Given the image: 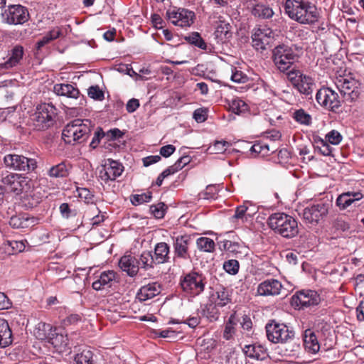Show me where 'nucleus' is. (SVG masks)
<instances>
[{
  "label": "nucleus",
  "mask_w": 364,
  "mask_h": 364,
  "mask_svg": "<svg viewBox=\"0 0 364 364\" xmlns=\"http://www.w3.org/2000/svg\"><path fill=\"white\" fill-rule=\"evenodd\" d=\"M95 124L87 119H75L63 128L62 139L66 144H81L89 138Z\"/></svg>",
  "instance_id": "obj_2"
},
{
  "label": "nucleus",
  "mask_w": 364,
  "mask_h": 364,
  "mask_svg": "<svg viewBox=\"0 0 364 364\" xmlns=\"http://www.w3.org/2000/svg\"><path fill=\"white\" fill-rule=\"evenodd\" d=\"M231 25L228 21L221 19L217 21L216 29L215 31V36L219 41L223 43L229 40L232 37Z\"/></svg>",
  "instance_id": "obj_28"
},
{
  "label": "nucleus",
  "mask_w": 364,
  "mask_h": 364,
  "mask_svg": "<svg viewBox=\"0 0 364 364\" xmlns=\"http://www.w3.org/2000/svg\"><path fill=\"white\" fill-rule=\"evenodd\" d=\"M71 168L72 166L64 161L50 167L48 171V175L51 178H65L68 176Z\"/></svg>",
  "instance_id": "obj_32"
},
{
  "label": "nucleus",
  "mask_w": 364,
  "mask_h": 364,
  "mask_svg": "<svg viewBox=\"0 0 364 364\" xmlns=\"http://www.w3.org/2000/svg\"><path fill=\"white\" fill-rule=\"evenodd\" d=\"M53 332L54 328L50 324L40 322L36 325L35 328L34 336L38 340H46L49 342L50 338H51Z\"/></svg>",
  "instance_id": "obj_33"
},
{
  "label": "nucleus",
  "mask_w": 364,
  "mask_h": 364,
  "mask_svg": "<svg viewBox=\"0 0 364 364\" xmlns=\"http://www.w3.org/2000/svg\"><path fill=\"white\" fill-rule=\"evenodd\" d=\"M193 238L189 235H179L173 238L174 259H188L191 258L189 248Z\"/></svg>",
  "instance_id": "obj_18"
},
{
  "label": "nucleus",
  "mask_w": 364,
  "mask_h": 364,
  "mask_svg": "<svg viewBox=\"0 0 364 364\" xmlns=\"http://www.w3.org/2000/svg\"><path fill=\"white\" fill-rule=\"evenodd\" d=\"M9 244L14 251L13 254L21 252L24 250L26 247L25 244L23 241L13 240L9 241Z\"/></svg>",
  "instance_id": "obj_58"
},
{
  "label": "nucleus",
  "mask_w": 364,
  "mask_h": 364,
  "mask_svg": "<svg viewBox=\"0 0 364 364\" xmlns=\"http://www.w3.org/2000/svg\"><path fill=\"white\" fill-rule=\"evenodd\" d=\"M161 285L159 283H149L139 289L137 292L136 297L139 301H145L159 295L161 293Z\"/></svg>",
  "instance_id": "obj_24"
},
{
  "label": "nucleus",
  "mask_w": 364,
  "mask_h": 364,
  "mask_svg": "<svg viewBox=\"0 0 364 364\" xmlns=\"http://www.w3.org/2000/svg\"><path fill=\"white\" fill-rule=\"evenodd\" d=\"M124 171L122 164L112 159H107L102 168L100 171V178L107 182L108 181H114L121 176Z\"/></svg>",
  "instance_id": "obj_20"
},
{
  "label": "nucleus",
  "mask_w": 364,
  "mask_h": 364,
  "mask_svg": "<svg viewBox=\"0 0 364 364\" xmlns=\"http://www.w3.org/2000/svg\"><path fill=\"white\" fill-rule=\"evenodd\" d=\"M38 223V219L31 217L26 213L13 215L9 220V225L14 228H27Z\"/></svg>",
  "instance_id": "obj_25"
},
{
  "label": "nucleus",
  "mask_w": 364,
  "mask_h": 364,
  "mask_svg": "<svg viewBox=\"0 0 364 364\" xmlns=\"http://www.w3.org/2000/svg\"><path fill=\"white\" fill-rule=\"evenodd\" d=\"M273 37L274 34L270 28H258L252 35V46L257 50H265Z\"/></svg>",
  "instance_id": "obj_21"
},
{
  "label": "nucleus",
  "mask_w": 364,
  "mask_h": 364,
  "mask_svg": "<svg viewBox=\"0 0 364 364\" xmlns=\"http://www.w3.org/2000/svg\"><path fill=\"white\" fill-rule=\"evenodd\" d=\"M218 191V189L216 186L210 185L206 187V189L204 192L200 193V196L204 199H214L217 197Z\"/></svg>",
  "instance_id": "obj_50"
},
{
  "label": "nucleus",
  "mask_w": 364,
  "mask_h": 364,
  "mask_svg": "<svg viewBox=\"0 0 364 364\" xmlns=\"http://www.w3.org/2000/svg\"><path fill=\"white\" fill-rule=\"evenodd\" d=\"M193 118L198 122H203L206 119V111L203 109H197L193 112Z\"/></svg>",
  "instance_id": "obj_61"
},
{
  "label": "nucleus",
  "mask_w": 364,
  "mask_h": 364,
  "mask_svg": "<svg viewBox=\"0 0 364 364\" xmlns=\"http://www.w3.org/2000/svg\"><path fill=\"white\" fill-rule=\"evenodd\" d=\"M138 260L141 267L145 270L154 268L155 264L153 255L150 251L143 252L140 255L139 259Z\"/></svg>",
  "instance_id": "obj_39"
},
{
  "label": "nucleus",
  "mask_w": 364,
  "mask_h": 364,
  "mask_svg": "<svg viewBox=\"0 0 364 364\" xmlns=\"http://www.w3.org/2000/svg\"><path fill=\"white\" fill-rule=\"evenodd\" d=\"M88 96L95 100L102 101L104 99V92L97 85L91 86L88 89Z\"/></svg>",
  "instance_id": "obj_53"
},
{
  "label": "nucleus",
  "mask_w": 364,
  "mask_h": 364,
  "mask_svg": "<svg viewBox=\"0 0 364 364\" xmlns=\"http://www.w3.org/2000/svg\"><path fill=\"white\" fill-rule=\"evenodd\" d=\"M304 345L306 350L311 353H316L320 349V344L315 333L306 329L304 333Z\"/></svg>",
  "instance_id": "obj_29"
},
{
  "label": "nucleus",
  "mask_w": 364,
  "mask_h": 364,
  "mask_svg": "<svg viewBox=\"0 0 364 364\" xmlns=\"http://www.w3.org/2000/svg\"><path fill=\"white\" fill-rule=\"evenodd\" d=\"M60 212L62 216L65 218H69L73 216L76 215V212L75 210H72L67 203H63L60 205Z\"/></svg>",
  "instance_id": "obj_54"
},
{
  "label": "nucleus",
  "mask_w": 364,
  "mask_h": 364,
  "mask_svg": "<svg viewBox=\"0 0 364 364\" xmlns=\"http://www.w3.org/2000/svg\"><path fill=\"white\" fill-rule=\"evenodd\" d=\"M166 16L171 23L181 27L190 26L193 23L194 12L185 9H173L166 11Z\"/></svg>",
  "instance_id": "obj_17"
},
{
  "label": "nucleus",
  "mask_w": 364,
  "mask_h": 364,
  "mask_svg": "<svg viewBox=\"0 0 364 364\" xmlns=\"http://www.w3.org/2000/svg\"><path fill=\"white\" fill-rule=\"evenodd\" d=\"M56 116L57 109L52 104L42 103L38 105L32 118L35 129H48L54 124Z\"/></svg>",
  "instance_id": "obj_5"
},
{
  "label": "nucleus",
  "mask_w": 364,
  "mask_h": 364,
  "mask_svg": "<svg viewBox=\"0 0 364 364\" xmlns=\"http://www.w3.org/2000/svg\"><path fill=\"white\" fill-rule=\"evenodd\" d=\"M124 134V133L121 130L117 128H114L109 130L107 133H105V136H107L108 140H115L122 138Z\"/></svg>",
  "instance_id": "obj_56"
},
{
  "label": "nucleus",
  "mask_w": 364,
  "mask_h": 364,
  "mask_svg": "<svg viewBox=\"0 0 364 364\" xmlns=\"http://www.w3.org/2000/svg\"><path fill=\"white\" fill-rule=\"evenodd\" d=\"M217 299H215V306L223 307L231 301L229 291L223 287H219L216 290Z\"/></svg>",
  "instance_id": "obj_38"
},
{
  "label": "nucleus",
  "mask_w": 364,
  "mask_h": 364,
  "mask_svg": "<svg viewBox=\"0 0 364 364\" xmlns=\"http://www.w3.org/2000/svg\"><path fill=\"white\" fill-rule=\"evenodd\" d=\"M115 278V272L112 270L105 271L100 274L99 279L92 283V287L97 291L102 290L106 287H110Z\"/></svg>",
  "instance_id": "obj_27"
},
{
  "label": "nucleus",
  "mask_w": 364,
  "mask_h": 364,
  "mask_svg": "<svg viewBox=\"0 0 364 364\" xmlns=\"http://www.w3.org/2000/svg\"><path fill=\"white\" fill-rule=\"evenodd\" d=\"M230 109L232 112L239 114L247 109V105L240 99H235L232 100Z\"/></svg>",
  "instance_id": "obj_47"
},
{
  "label": "nucleus",
  "mask_w": 364,
  "mask_h": 364,
  "mask_svg": "<svg viewBox=\"0 0 364 364\" xmlns=\"http://www.w3.org/2000/svg\"><path fill=\"white\" fill-rule=\"evenodd\" d=\"M229 146V143L226 141H216L214 144L210 147L215 153H223L226 150V146Z\"/></svg>",
  "instance_id": "obj_57"
},
{
  "label": "nucleus",
  "mask_w": 364,
  "mask_h": 364,
  "mask_svg": "<svg viewBox=\"0 0 364 364\" xmlns=\"http://www.w3.org/2000/svg\"><path fill=\"white\" fill-rule=\"evenodd\" d=\"M5 165L16 171H22L27 173L34 171L38 166L35 159L27 158L23 155L7 154L4 158Z\"/></svg>",
  "instance_id": "obj_10"
},
{
  "label": "nucleus",
  "mask_w": 364,
  "mask_h": 364,
  "mask_svg": "<svg viewBox=\"0 0 364 364\" xmlns=\"http://www.w3.org/2000/svg\"><path fill=\"white\" fill-rule=\"evenodd\" d=\"M250 151L257 154H261L262 156L269 155L270 151L272 153L275 151L274 149L270 150L269 145L263 141H259L253 144L250 148Z\"/></svg>",
  "instance_id": "obj_43"
},
{
  "label": "nucleus",
  "mask_w": 364,
  "mask_h": 364,
  "mask_svg": "<svg viewBox=\"0 0 364 364\" xmlns=\"http://www.w3.org/2000/svg\"><path fill=\"white\" fill-rule=\"evenodd\" d=\"M184 39L189 43L198 47L202 50H207V44L204 40L201 38L200 35L198 32H193L190 35L184 37Z\"/></svg>",
  "instance_id": "obj_40"
},
{
  "label": "nucleus",
  "mask_w": 364,
  "mask_h": 364,
  "mask_svg": "<svg viewBox=\"0 0 364 364\" xmlns=\"http://www.w3.org/2000/svg\"><path fill=\"white\" fill-rule=\"evenodd\" d=\"M1 182L6 191L14 192L16 195L23 191H28L31 188V180L28 177L18 173L6 174L2 177Z\"/></svg>",
  "instance_id": "obj_9"
},
{
  "label": "nucleus",
  "mask_w": 364,
  "mask_h": 364,
  "mask_svg": "<svg viewBox=\"0 0 364 364\" xmlns=\"http://www.w3.org/2000/svg\"><path fill=\"white\" fill-rule=\"evenodd\" d=\"M343 100L348 102L355 101L360 95V90L355 80L343 78L339 80L336 84Z\"/></svg>",
  "instance_id": "obj_19"
},
{
  "label": "nucleus",
  "mask_w": 364,
  "mask_h": 364,
  "mask_svg": "<svg viewBox=\"0 0 364 364\" xmlns=\"http://www.w3.org/2000/svg\"><path fill=\"white\" fill-rule=\"evenodd\" d=\"M314 146L316 150L323 156L332 155V147L328 144L326 140H324L321 137H316L314 139Z\"/></svg>",
  "instance_id": "obj_37"
},
{
  "label": "nucleus",
  "mask_w": 364,
  "mask_h": 364,
  "mask_svg": "<svg viewBox=\"0 0 364 364\" xmlns=\"http://www.w3.org/2000/svg\"><path fill=\"white\" fill-rule=\"evenodd\" d=\"M334 227L338 230L343 232L348 230L350 228V225L346 221L341 219H337L334 223Z\"/></svg>",
  "instance_id": "obj_64"
},
{
  "label": "nucleus",
  "mask_w": 364,
  "mask_h": 364,
  "mask_svg": "<svg viewBox=\"0 0 364 364\" xmlns=\"http://www.w3.org/2000/svg\"><path fill=\"white\" fill-rule=\"evenodd\" d=\"M321 301V298L317 291L310 289L297 291L291 297L292 304L303 309L317 306Z\"/></svg>",
  "instance_id": "obj_15"
},
{
  "label": "nucleus",
  "mask_w": 364,
  "mask_h": 364,
  "mask_svg": "<svg viewBox=\"0 0 364 364\" xmlns=\"http://www.w3.org/2000/svg\"><path fill=\"white\" fill-rule=\"evenodd\" d=\"M105 136V133L104 132L102 128L98 127L94 132V136L91 142L90 143V147L92 149H96L100 143L101 139Z\"/></svg>",
  "instance_id": "obj_48"
},
{
  "label": "nucleus",
  "mask_w": 364,
  "mask_h": 364,
  "mask_svg": "<svg viewBox=\"0 0 364 364\" xmlns=\"http://www.w3.org/2000/svg\"><path fill=\"white\" fill-rule=\"evenodd\" d=\"M287 78L300 94L309 99H312V93L315 86L312 77L303 74L299 70L293 68L287 73Z\"/></svg>",
  "instance_id": "obj_7"
},
{
  "label": "nucleus",
  "mask_w": 364,
  "mask_h": 364,
  "mask_svg": "<svg viewBox=\"0 0 364 364\" xmlns=\"http://www.w3.org/2000/svg\"><path fill=\"white\" fill-rule=\"evenodd\" d=\"M326 140L333 145H337L341 141L342 136L338 131L331 130L326 135Z\"/></svg>",
  "instance_id": "obj_52"
},
{
  "label": "nucleus",
  "mask_w": 364,
  "mask_h": 364,
  "mask_svg": "<svg viewBox=\"0 0 364 364\" xmlns=\"http://www.w3.org/2000/svg\"><path fill=\"white\" fill-rule=\"evenodd\" d=\"M330 204L327 202L318 201L311 204L303 210V219L311 224H318L328 213Z\"/></svg>",
  "instance_id": "obj_13"
},
{
  "label": "nucleus",
  "mask_w": 364,
  "mask_h": 364,
  "mask_svg": "<svg viewBox=\"0 0 364 364\" xmlns=\"http://www.w3.org/2000/svg\"><path fill=\"white\" fill-rule=\"evenodd\" d=\"M294 119L299 124L309 125L311 123V117L303 109H299L294 112Z\"/></svg>",
  "instance_id": "obj_44"
},
{
  "label": "nucleus",
  "mask_w": 364,
  "mask_h": 364,
  "mask_svg": "<svg viewBox=\"0 0 364 364\" xmlns=\"http://www.w3.org/2000/svg\"><path fill=\"white\" fill-rule=\"evenodd\" d=\"M76 364H94L93 353L90 350H84L75 357Z\"/></svg>",
  "instance_id": "obj_42"
},
{
  "label": "nucleus",
  "mask_w": 364,
  "mask_h": 364,
  "mask_svg": "<svg viewBox=\"0 0 364 364\" xmlns=\"http://www.w3.org/2000/svg\"><path fill=\"white\" fill-rule=\"evenodd\" d=\"M281 282L276 279H268L261 282L257 287V294L260 296H277L282 289Z\"/></svg>",
  "instance_id": "obj_22"
},
{
  "label": "nucleus",
  "mask_w": 364,
  "mask_h": 364,
  "mask_svg": "<svg viewBox=\"0 0 364 364\" xmlns=\"http://www.w3.org/2000/svg\"><path fill=\"white\" fill-rule=\"evenodd\" d=\"M120 269L126 272L129 277H134L137 274L139 269V262L131 255H124L119 262Z\"/></svg>",
  "instance_id": "obj_23"
},
{
  "label": "nucleus",
  "mask_w": 364,
  "mask_h": 364,
  "mask_svg": "<svg viewBox=\"0 0 364 364\" xmlns=\"http://www.w3.org/2000/svg\"><path fill=\"white\" fill-rule=\"evenodd\" d=\"M267 225L275 233L283 237L292 238L299 233L296 220L284 213H275L270 215L267 219Z\"/></svg>",
  "instance_id": "obj_3"
},
{
  "label": "nucleus",
  "mask_w": 364,
  "mask_h": 364,
  "mask_svg": "<svg viewBox=\"0 0 364 364\" xmlns=\"http://www.w3.org/2000/svg\"><path fill=\"white\" fill-rule=\"evenodd\" d=\"M151 198V193H143V194H136L133 196V199L132 200V203L133 205H136L139 204H141L143 203L149 202Z\"/></svg>",
  "instance_id": "obj_55"
},
{
  "label": "nucleus",
  "mask_w": 364,
  "mask_h": 364,
  "mask_svg": "<svg viewBox=\"0 0 364 364\" xmlns=\"http://www.w3.org/2000/svg\"><path fill=\"white\" fill-rule=\"evenodd\" d=\"M23 55V48L21 46H16L11 50L9 58L1 64V66L9 69L17 65L22 59Z\"/></svg>",
  "instance_id": "obj_35"
},
{
  "label": "nucleus",
  "mask_w": 364,
  "mask_h": 364,
  "mask_svg": "<svg viewBox=\"0 0 364 364\" xmlns=\"http://www.w3.org/2000/svg\"><path fill=\"white\" fill-rule=\"evenodd\" d=\"M175 150L176 147L173 145H166L160 149V154L164 157L167 158L170 156L172 154H173Z\"/></svg>",
  "instance_id": "obj_60"
},
{
  "label": "nucleus",
  "mask_w": 364,
  "mask_h": 364,
  "mask_svg": "<svg viewBox=\"0 0 364 364\" xmlns=\"http://www.w3.org/2000/svg\"><path fill=\"white\" fill-rule=\"evenodd\" d=\"M2 21L10 25L23 24L29 19L28 9L20 4L10 5L1 13Z\"/></svg>",
  "instance_id": "obj_11"
},
{
  "label": "nucleus",
  "mask_w": 364,
  "mask_h": 364,
  "mask_svg": "<svg viewBox=\"0 0 364 364\" xmlns=\"http://www.w3.org/2000/svg\"><path fill=\"white\" fill-rule=\"evenodd\" d=\"M48 343L59 353H69L73 346L78 344L77 342H74L73 338H68L63 330H59L56 328H54V332Z\"/></svg>",
  "instance_id": "obj_16"
},
{
  "label": "nucleus",
  "mask_w": 364,
  "mask_h": 364,
  "mask_svg": "<svg viewBox=\"0 0 364 364\" xmlns=\"http://www.w3.org/2000/svg\"><path fill=\"white\" fill-rule=\"evenodd\" d=\"M46 35L49 37L51 41L58 38L62 36V31L60 27H55L50 31H48Z\"/></svg>",
  "instance_id": "obj_63"
},
{
  "label": "nucleus",
  "mask_w": 364,
  "mask_h": 364,
  "mask_svg": "<svg viewBox=\"0 0 364 364\" xmlns=\"http://www.w3.org/2000/svg\"><path fill=\"white\" fill-rule=\"evenodd\" d=\"M170 247L166 242H159L155 245L154 259L155 264H161L169 262Z\"/></svg>",
  "instance_id": "obj_26"
},
{
  "label": "nucleus",
  "mask_w": 364,
  "mask_h": 364,
  "mask_svg": "<svg viewBox=\"0 0 364 364\" xmlns=\"http://www.w3.org/2000/svg\"><path fill=\"white\" fill-rule=\"evenodd\" d=\"M297 47L294 45L279 44L272 50V59L276 68L283 73L289 72L294 63L298 60Z\"/></svg>",
  "instance_id": "obj_4"
},
{
  "label": "nucleus",
  "mask_w": 364,
  "mask_h": 364,
  "mask_svg": "<svg viewBox=\"0 0 364 364\" xmlns=\"http://www.w3.org/2000/svg\"><path fill=\"white\" fill-rule=\"evenodd\" d=\"M252 14L255 17L266 19L272 18L274 15V11L268 5L258 4L253 7Z\"/></svg>",
  "instance_id": "obj_36"
},
{
  "label": "nucleus",
  "mask_w": 364,
  "mask_h": 364,
  "mask_svg": "<svg viewBox=\"0 0 364 364\" xmlns=\"http://www.w3.org/2000/svg\"><path fill=\"white\" fill-rule=\"evenodd\" d=\"M12 343V333L8 322L0 318V348H5Z\"/></svg>",
  "instance_id": "obj_34"
},
{
  "label": "nucleus",
  "mask_w": 364,
  "mask_h": 364,
  "mask_svg": "<svg viewBox=\"0 0 364 364\" xmlns=\"http://www.w3.org/2000/svg\"><path fill=\"white\" fill-rule=\"evenodd\" d=\"M267 339L273 343H284L292 341L295 332L284 323L271 321L266 326Z\"/></svg>",
  "instance_id": "obj_6"
},
{
  "label": "nucleus",
  "mask_w": 364,
  "mask_h": 364,
  "mask_svg": "<svg viewBox=\"0 0 364 364\" xmlns=\"http://www.w3.org/2000/svg\"><path fill=\"white\" fill-rule=\"evenodd\" d=\"M139 101L137 99L132 98L127 102L126 109L129 113H132L139 108Z\"/></svg>",
  "instance_id": "obj_59"
},
{
  "label": "nucleus",
  "mask_w": 364,
  "mask_h": 364,
  "mask_svg": "<svg viewBox=\"0 0 364 364\" xmlns=\"http://www.w3.org/2000/svg\"><path fill=\"white\" fill-rule=\"evenodd\" d=\"M166 206L164 203H159L156 205L150 206V211L151 214L157 219H161L164 217Z\"/></svg>",
  "instance_id": "obj_45"
},
{
  "label": "nucleus",
  "mask_w": 364,
  "mask_h": 364,
  "mask_svg": "<svg viewBox=\"0 0 364 364\" xmlns=\"http://www.w3.org/2000/svg\"><path fill=\"white\" fill-rule=\"evenodd\" d=\"M78 192V196L83 199L86 203H92L94 195L92 192L85 188H80L77 189Z\"/></svg>",
  "instance_id": "obj_51"
},
{
  "label": "nucleus",
  "mask_w": 364,
  "mask_h": 364,
  "mask_svg": "<svg viewBox=\"0 0 364 364\" xmlns=\"http://www.w3.org/2000/svg\"><path fill=\"white\" fill-rule=\"evenodd\" d=\"M316 100L323 108L336 113L342 105L338 94L329 87L319 89L316 94Z\"/></svg>",
  "instance_id": "obj_8"
},
{
  "label": "nucleus",
  "mask_w": 364,
  "mask_h": 364,
  "mask_svg": "<svg viewBox=\"0 0 364 364\" xmlns=\"http://www.w3.org/2000/svg\"><path fill=\"white\" fill-rule=\"evenodd\" d=\"M247 77L244 75L241 71H235L232 74L231 80L235 82H246Z\"/></svg>",
  "instance_id": "obj_62"
},
{
  "label": "nucleus",
  "mask_w": 364,
  "mask_h": 364,
  "mask_svg": "<svg viewBox=\"0 0 364 364\" xmlns=\"http://www.w3.org/2000/svg\"><path fill=\"white\" fill-rule=\"evenodd\" d=\"M53 90L59 96H65L70 98L77 99L80 97V91L70 84H56Z\"/></svg>",
  "instance_id": "obj_31"
},
{
  "label": "nucleus",
  "mask_w": 364,
  "mask_h": 364,
  "mask_svg": "<svg viewBox=\"0 0 364 364\" xmlns=\"http://www.w3.org/2000/svg\"><path fill=\"white\" fill-rule=\"evenodd\" d=\"M242 351L247 358L255 361L253 364H272L267 349L259 343L245 345Z\"/></svg>",
  "instance_id": "obj_14"
},
{
  "label": "nucleus",
  "mask_w": 364,
  "mask_h": 364,
  "mask_svg": "<svg viewBox=\"0 0 364 364\" xmlns=\"http://www.w3.org/2000/svg\"><path fill=\"white\" fill-rule=\"evenodd\" d=\"M240 268L239 262L236 259H230L224 262L223 269L230 274H236Z\"/></svg>",
  "instance_id": "obj_46"
},
{
  "label": "nucleus",
  "mask_w": 364,
  "mask_h": 364,
  "mask_svg": "<svg viewBox=\"0 0 364 364\" xmlns=\"http://www.w3.org/2000/svg\"><path fill=\"white\" fill-rule=\"evenodd\" d=\"M205 277L196 272L186 274L181 280V286L183 291L191 295L198 296L204 291Z\"/></svg>",
  "instance_id": "obj_12"
},
{
  "label": "nucleus",
  "mask_w": 364,
  "mask_h": 364,
  "mask_svg": "<svg viewBox=\"0 0 364 364\" xmlns=\"http://www.w3.org/2000/svg\"><path fill=\"white\" fill-rule=\"evenodd\" d=\"M198 248L203 252H213L215 250L214 241L208 237H201L196 241Z\"/></svg>",
  "instance_id": "obj_41"
},
{
  "label": "nucleus",
  "mask_w": 364,
  "mask_h": 364,
  "mask_svg": "<svg viewBox=\"0 0 364 364\" xmlns=\"http://www.w3.org/2000/svg\"><path fill=\"white\" fill-rule=\"evenodd\" d=\"M284 10L290 18L301 24H313L320 18L316 5L305 0H287Z\"/></svg>",
  "instance_id": "obj_1"
},
{
  "label": "nucleus",
  "mask_w": 364,
  "mask_h": 364,
  "mask_svg": "<svg viewBox=\"0 0 364 364\" xmlns=\"http://www.w3.org/2000/svg\"><path fill=\"white\" fill-rule=\"evenodd\" d=\"M223 248L229 252L237 254L240 252L241 246L237 242L225 240L223 242Z\"/></svg>",
  "instance_id": "obj_49"
},
{
  "label": "nucleus",
  "mask_w": 364,
  "mask_h": 364,
  "mask_svg": "<svg viewBox=\"0 0 364 364\" xmlns=\"http://www.w3.org/2000/svg\"><path fill=\"white\" fill-rule=\"evenodd\" d=\"M362 197V194L359 192L343 193L337 198L336 205L341 209L344 210L355 201L360 200Z\"/></svg>",
  "instance_id": "obj_30"
}]
</instances>
